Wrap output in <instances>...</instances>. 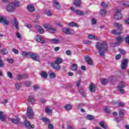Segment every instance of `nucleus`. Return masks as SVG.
Masks as SVG:
<instances>
[{
	"label": "nucleus",
	"mask_w": 129,
	"mask_h": 129,
	"mask_svg": "<svg viewBox=\"0 0 129 129\" xmlns=\"http://www.w3.org/2000/svg\"><path fill=\"white\" fill-rule=\"evenodd\" d=\"M104 110L106 113H110V109H109L107 107H105L104 108Z\"/></svg>",
	"instance_id": "obj_48"
},
{
	"label": "nucleus",
	"mask_w": 129,
	"mask_h": 129,
	"mask_svg": "<svg viewBox=\"0 0 129 129\" xmlns=\"http://www.w3.org/2000/svg\"><path fill=\"white\" fill-rule=\"evenodd\" d=\"M35 40L36 42H38V43H41V44H42L46 43V40L40 36H37L35 38Z\"/></svg>",
	"instance_id": "obj_11"
},
{
	"label": "nucleus",
	"mask_w": 129,
	"mask_h": 129,
	"mask_svg": "<svg viewBox=\"0 0 129 129\" xmlns=\"http://www.w3.org/2000/svg\"><path fill=\"white\" fill-rule=\"evenodd\" d=\"M81 83V79L78 80L76 82V86L78 89L80 87V84Z\"/></svg>",
	"instance_id": "obj_43"
},
{
	"label": "nucleus",
	"mask_w": 129,
	"mask_h": 129,
	"mask_svg": "<svg viewBox=\"0 0 129 129\" xmlns=\"http://www.w3.org/2000/svg\"><path fill=\"white\" fill-rule=\"evenodd\" d=\"M0 120L2 121H6L7 120V116L4 114L3 111H0Z\"/></svg>",
	"instance_id": "obj_18"
},
{
	"label": "nucleus",
	"mask_w": 129,
	"mask_h": 129,
	"mask_svg": "<svg viewBox=\"0 0 129 129\" xmlns=\"http://www.w3.org/2000/svg\"><path fill=\"white\" fill-rule=\"evenodd\" d=\"M53 6L54 8H56L57 10H60L61 9V6L59 5V2H54L53 3Z\"/></svg>",
	"instance_id": "obj_26"
},
{
	"label": "nucleus",
	"mask_w": 129,
	"mask_h": 129,
	"mask_svg": "<svg viewBox=\"0 0 129 129\" xmlns=\"http://www.w3.org/2000/svg\"><path fill=\"white\" fill-rule=\"evenodd\" d=\"M71 11L72 12H75L76 14H77V15H79V16H85V15H87L88 14V11H86L85 12H83L79 10H75L74 9V8L73 7H71Z\"/></svg>",
	"instance_id": "obj_5"
},
{
	"label": "nucleus",
	"mask_w": 129,
	"mask_h": 129,
	"mask_svg": "<svg viewBox=\"0 0 129 129\" xmlns=\"http://www.w3.org/2000/svg\"><path fill=\"white\" fill-rule=\"evenodd\" d=\"M73 5L76 7V8H80L81 6V0H74Z\"/></svg>",
	"instance_id": "obj_20"
},
{
	"label": "nucleus",
	"mask_w": 129,
	"mask_h": 129,
	"mask_svg": "<svg viewBox=\"0 0 129 129\" xmlns=\"http://www.w3.org/2000/svg\"><path fill=\"white\" fill-rule=\"evenodd\" d=\"M78 67H77V64L74 63L72 64V70H73V71H76V70L77 69Z\"/></svg>",
	"instance_id": "obj_39"
},
{
	"label": "nucleus",
	"mask_w": 129,
	"mask_h": 129,
	"mask_svg": "<svg viewBox=\"0 0 129 129\" xmlns=\"http://www.w3.org/2000/svg\"><path fill=\"white\" fill-rule=\"evenodd\" d=\"M7 76L9 77V78L12 79L13 78V74H12V72H8Z\"/></svg>",
	"instance_id": "obj_49"
},
{
	"label": "nucleus",
	"mask_w": 129,
	"mask_h": 129,
	"mask_svg": "<svg viewBox=\"0 0 129 129\" xmlns=\"http://www.w3.org/2000/svg\"><path fill=\"white\" fill-rule=\"evenodd\" d=\"M69 26L70 27H76V28H78V27H79V25H78V24L76 23L75 22H71L69 24Z\"/></svg>",
	"instance_id": "obj_35"
},
{
	"label": "nucleus",
	"mask_w": 129,
	"mask_h": 129,
	"mask_svg": "<svg viewBox=\"0 0 129 129\" xmlns=\"http://www.w3.org/2000/svg\"><path fill=\"white\" fill-rule=\"evenodd\" d=\"M52 41L54 44H59L60 43V41L58 39H52Z\"/></svg>",
	"instance_id": "obj_56"
},
{
	"label": "nucleus",
	"mask_w": 129,
	"mask_h": 129,
	"mask_svg": "<svg viewBox=\"0 0 129 129\" xmlns=\"http://www.w3.org/2000/svg\"><path fill=\"white\" fill-rule=\"evenodd\" d=\"M1 53L3 55H6V54H8V50L4 48L2 49Z\"/></svg>",
	"instance_id": "obj_51"
},
{
	"label": "nucleus",
	"mask_w": 129,
	"mask_h": 129,
	"mask_svg": "<svg viewBox=\"0 0 129 129\" xmlns=\"http://www.w3.org/2000/svg\"><path fill=\"white\" fill-rule=\"evenodd\" d=\"M55 62H56L57 64H58L60 65L61 63L63 62V59L61 58L60 57H57L55 61H54Z\"/></svg>",
	"instance_id": "obj_31"
},
{
	"label": "nucleus",
	"mask_w": 129,
	"mask_h": 129,
	"mask_svg": "<svg viewBox=\"0 0 129 129\" xmlns=\"http://www.w3.org/2000/svg\"><path fill=\"white\" fill-rule=\"evenodd\" d=\"M126 86H127L126 84L124 83V82H120L119 83L118 86V89H117L118 91L120 92V93H121L122 94H124V92H125V91H124V89H123V88H124V87H126Z\"/></svg>",
	"instance_id": "obj_3"
},
{
	"label": "nucleus",
	"mask_w": 129,
	"mask_h": 129,
	"mask_svg": "<svg viewBox=\"0 0 129 129\" xmlns=\"http://www.w3.org/2000/svg\"><path fill=\"white\" fill-rule=\"evenodd\" d=\"M99 124L101 126L103 127V128L106 129L107 128V125L104 124V121H103L100 122Z\"/></svg>",
	"instance_id": "obj_37"
},
{
	"label": "nucleus",
	"mask_w": 129,
	"mask_h": 129,
	"mask_svg": "<svg viewBox=\"0 0 129 129\" xmlns=\"http://www.w3.org/2000/svg\"><path fill=\"white\" fill-rule=\"evenodd\" d=\"M16 8H15V5L14 3H11L8 6L6 7V11L9 13H13L15 11Z\"/></svg>",
	"instance_id": "obj_6"
},
{
	"label": "nucleus",
	"mask_w": 129,
	"mask_h": 129,
	"mask_svg": "<svg viewBox=\"0 0 129 129\" xmlns=\"http://www.w3.org/2000/svg\"><path fill=\"white\" fill-rule=\"evenodd\" d=\"M12 52H13V53H15L16 54L19 53V50L16 48H13Z\"/></svg>",
	"instance_id": "obj_57"
},
{
	"label": "nucleus",
	"mask_w": 129,
	"mask_h": 129,
	"mask_svg": "<svg viewBox=\"0 0 129 129\" xmlns=\"http://www.w3.org/2000/svg\"><path fill=\"white\" fill-rule=\"evenodd\" d=\"M49 78L53 79V78H55L56 77V74L55 73L51 72L49 74Z\"/></svg>",
	"instance_id": "obj_36"
},
{
	"label": "nucleus",
	"mask_w": 129,
	"mask_h": 129,
	"mask_svg": "<svg viewBox=\"0 0 129 129\" xmlns=\"http://www.w3.org/2000/svg\"><path fill=\"white\" fill-rule=\"evenodd\" d=\"M29 75L27 74H21L17 76V79L18 80H22V79H25V78H28Z\"/></svg>",
	"instance_id": "obj_17"
},
{
	"label": "nucleus",
	"mask_w": 129,
	"mask_h": 129,
	"mask_svg": "<svg viewBox=\"0 0 129 129\" xmlns=\"http://www.w3.org/2000/svg\"><path fill=\"white\" fill-rule=\"evenodd\" d=\"M5 66V63L3 59H2V56L0 55V68H2Z\"/></svg>",
	"instance_id": "obj_40"
},
{
	"label": "nucleus",
	"mask_w": 129,
	"mask_h": 129,
	"mask_svg": "<svg viewBox=\"0 0 129 129\" xmlns=\"http://www.w3.org/2000/svg\"><path fill=\"white\" fill-rule=\"evenodd\" d=\"M101 83L102 84H107V83H108V80L106 79H103L101 80Z\"/></svg>",
	"instance_id": "obj_47"
},
{
	"label": "nucleus",
	"mask_w": 129,
	"mask_h": 129,
	"mask_svg": "<svg viewBox=\"0 0 129 129\" xmlns=\"http://www.w3.org/2000/svg\"><path fill=\"white\" fill-rule=\"evenodd\" d=\"M45 112L48 115L52 114V110L49 108L48 106H46L45 108Z\"/></svg>",
	"instance_id": "obj_32"
},
{
	"label": "nucleus",
	"mask_w": 129,
	"mask_h": 129,
	"mask_svg": "<svg viewBox=\"0 0 129 129\" xmlns=\"http://www.w3.org/2000/svg\"><path fill=\"white\" fill-rule=\"evenodd\" d=\"M41 119L43 122H46V123L47 122L48 123L50 122V121L49 120V119L48 118L42 117Z\"/></svg>",
	"instance_id": "obj_44"
},
{
	"label": "nucleus",
	"mask_w": 129,
	"mask_h": 129,
	"mask_svg": "<svg viewBox=\"0 0 129 129\" xmlns=\"http://www.w3.org/2000/svg\"><path fill=\"white\" fill-rule=\"evenodd\" d=\"M86 118L89 120H93V119H94V117L93 115H87L86 116Z\"/></svg>",
	"instance_id": "obj_38"
},
{
	"label": "nucleus",
	"mask_w": 129,
	"mask_h": 129,
	"mask_svg": "<svg viewBox=\"0 0 129 129\" xmlns=\"http://www.w3.org/2000/svg\"><path fill=\"white\" fill-rule=\"evenodd\" d=\"M20 121V119L17 118H12L11 119V121L12 122H13L14 123H18V122H19V121Z\"/></svg>",
	"instance_id": "obj_45"
},
{
	"label": "nucleus",
	"mask_w": 129,
	"mask_h": 129,
	"mask_svg": "<svg viewBox=\"0 0 129 129\" xmlns=\"http://www.w3.org/2000/svg\"><path fill=\"white\" fill-rule=\"evenodd\" d=\"M0 24H5L6 26H9V20L6 17L0 16Z\"/></svg>",
	"instance_id": "obj_10"
},
{
	"label": "nucleus",
	"mask_w": 129,
	"mask_h": 129,
	"mask_svg": "<svg viewBox=\"0 0 129 129\" xmlns=\"http://www.w3.org/2000/svg\"><path fill=\"white\" fill-rule=\"evenodd\" d=\"M101 6L102 7H103V8H107V4H106L103 2L101 3Z\"/></svg>",
	"instance_id": "obj_58"
},
{
	"label": "nucleus",
	"mask_w": 129,
	"mask_h": 129,
	"mask_svg": "<svg viewBox=\"0 0 129 129\" xmlns=\"http://www.w3.org/2000/svg\"><path fill=\"white\" fill-rule=\"evenodd\" d=\"M116 40H117V42H116V45H118L119 46L121 42H122V37L121 36H119L116 38Z\"/></svg>",
	"instance_id": "obj_27"
},
{
	"label": "nucleus",
	"mask_w": 129,
	"mask_h": 129,
	"mask_svg": "<svg viewBox=\"0 0 129 129\" xmlns=\"http://www.w3.org/2000/svg\"><path fill=\"white\" fill-rule=\"evenodd\" d=\"M31 58L32 59V60H34V61H37L38 62L40 61L39 55L34 53H32Z\"/></svg>",
	"instance_id": "obj_15"
},
{
	"label": "nucleus",
	"mask_w": 129,
	"mask_h": 129,
	"mask_svg": "<svg viewBox=\"0 0 129 129\" xmlns=\"http://www.w3.org/2000/svg\"><path fill=\"white\" fill-rule=\"evenodd\" d=\"M100 13L102 16H105L106 15V11L105 9L101 10Z\"/></svg>",
	"instance_id": "obj_46"
},
{
	"label": "nucleus",
	"mask_w": 129,
	"mask_h": 129,
	"mask_svg": "<svg viewBox=\"0 0 129 129\" xmlns=\"http://www.w3.org/2000/svg\"><path fill=\"white\" fill-rule=\"evenodd\" d=\"M118 51V52H120V53H121V54H122L123 55H124V54H125V51L124 50L119 48Z\"/></svg>",
	"instance_id": "obj_54"
},
{
	"label": "nucleus",
	"mask_w": 129,
	"mask_h": 129,
	"mask_svg": "<svg viewBox=\"0 0 129 129\" xmlns=\"http://www.w3.org/2000/svg\"><path fill=\"white\" fill-rule=\"evenodd\" d=\"M33 52H26V51H23L21 55L24 58L27 57V58H31L32 57V54Z\"/></svg>",
	"instance_id": "obj_12"
},
{
	"label": "nucleus",
	"mask_w": 129,
	"mask_h": 129,
	"mask_svg": "<svg viewBox=\"0 0 129 129\" xmlns=\"http://www.w3.org/2000/svg\"><path fill=\"white\" fill-rule=\"evenodd\" d=\"M44 14L47 17H51L52 15V11L48 9H46L44 11Z\"/></svg>",
	"instance_id": "obj_24"
},
{
	"label": "nucleus",
	"mask_w": 129,
	"mask_h": 129,
	"mask_svg": "<svg viewBox=\"0 0 129 129\" xmlns=\"http://www.w3.org/2000/svg\"><path fill=\"white\" fill-rule=\"evenodd\" d=\"M56 32H57V29L53 26H51L48 31V32L50 33V34H53L54 33H56Z\"/></svg>",
	"instance_id": "obj_25"
},
{
	"label": "nucleus",
	"mask_w": 129,
	"mask_h": 129,
	"mask_svg": "<svg viewBox=\"0 0 129 129\" xmlns=\"http://www.w3.org/2000/svg\"><path fill=\"white\" fill-rule=\"evenodd\" d=\"M48 127L49 129H54V126L52 124H48Z\"/></svg>",
	"instance_id": "obj_64"
},
{
	"label": "nucleus",
	"mask_w": 129,
	"mask_h": 129,
	"mask_svg": "<svg viewBox=\"0 0 129 129\" xmlns=\"http://www.w3.org/2000/svg\"><path fill=\"white\" fill-rule=\"evenodd\" d=\"M121 11L117 9L116 11V13L114 16V19L116 20H120L121 18H122V16H121V13H120Z\"/></svg>",
	"instance_id": "obj_8"
},
{
	"label": "nucleus",
	"mask_w": 129,
	"mask_h": 129,
	"mask_svg": "<svg viewBox=\"0 0 129 129\" xmlns=\"http://www.w3.org/2000/svg\"><path fill=\"white\" fill-rule=\"evenodd\" d=\"M125 41L127 44L129 45V35L127 36L125 38Z\"/></svg>",
	"instance_id": "obj_59"
},
{
	"label": "nucleus",
	"mask_w": 129,
	"mask_h": 129,
	"mask_svg": "<svg viewBox=\"0 0 129 129\" xmlns=\"http://www.w3.org/2000/svg\"><path fill=\"white\" fill-rule=\"evenodd\" d=\"M14 26L15 27V29L16 30H19V22H18V20H17V18H14Z\"/></svg>",
	"instance_id": "obj_23"
},
{
	"label": "nucleus",
	"mask_w": 129,
	"mask_h": 129,
	"mask_svg": "<svg viewBox=\"0 0 129 129\" xmlns=\"http://www.w3.org/2000/svg\"><path fill=\"white\" fill-rule=\"evenodd\" d=\"M113 25L119 29V31H117V30H112L111 33L113 35H120V32L122 30V25L119 23H114Z\"/></svg>",
	"instance_id": "obj_2"
},
{
	"label": "nucleus",
	"mask_w": 129,
	"mask_h": 129,
	"mask_svg": "<svg viewBox=\"0 0 129 129\" xmlns=\"http://www.w3.org/2000/svg\"><path fill=\"white\" fill-rule=\"evenodd\" d=\"M26 116L28 118H30V119L34 118V112L33 111V109H32V108L28 107Z\"/></svg>",
	"instance_id": "obj_4"
},
{
	"label": "nucleus",
	"mask_w": 129,
	"mask_h": 129,
	"mask_svg": "<svg viewBox=\"0 0 129 129\" xmlns=\"http://www.w3.org/2000/svg\"><path fill=\"white\" fill-rule=\"evenodd\" d=\"M116 46H119L118 45L116 44V42L110 43L111 47H115Z\"/></svg>",
	"instance_id": "obj_63"
},
{
	"label": "nucleus",
	"mask_w": 129,
	"mask_h": 129,
	"mask_svg": "<svg viewBox=\"0 0 129 129\" xmlns=\"http://www.w3.org/2000/svg\"><path fill=\"white\" fill-rule=\"evenodd\" d=\"M51 66L53 68V69H55V70H60V69H61V66H60V64L55 62V61L51 63Z\"/></svg>",
	"instance_id": "obj_13"
},
{
	"label": "nucleus",
	"mask_w": 129,
	"mask_h": 129,
	"mask_svg": "<svg viewBox=\"0 0 129 129\" xmlns=\"http://www.w3.org/2000/svg\"><path fill=\"white\" fill-rule=\"evenodd\" d=\"M62 32L66 35H72V32L71 31V29L69 28H64L62 29Z\"/></svg>",
	"instance_id": "obj_14"
},
{
	"label": "nucleus",
	"mask_w": 129,
	"mask_h": 129,
	"mask_svg": "<svg viewBox=\"0 0 129 129\" xmlns=\"http://www.w3.org/2000/svg\"><path fill=\"white\" fill-rule=\"evenodd\" d=\"M51 26H52L49 23H47L44 25V28L46 29V31H47V32L49 31V29L51 28Z\"/></svg>",
	"instance_id": "obj_33"
},
{
	"label": "nucleus",
	"mask_w": 129,
	"mask_h": 129,
	"mask_svg": "<svg viewBox=\"0 0 129 129\" xmlns=\"http://www.w3.org/2000/svg\"><path fill=\"white\" fill-rule=\"evenodd\" d=\"M89 90L91 92H95V90H96V87L94 84L91 83L89 86Z\"/></svg>",
	"instance_id": "obj_16"
},
{
	"label": "nucleus",
	"mask_w": 129,
	"mask_h": 129,
	"mask_svg": "<svg viewBox=\"0 0 129 129\" xmlns=\"http://www.w3.org/2000/svg\"><path fill=\"white\" fill-rule=\"evenodd\" d=\"M64 108L65 110H66L67 111H68L70 110L71 108H72V106L71 104H67L64 105Z\"/></svg>",
	"instance_id": "obj_29"
},
{
	"label": "nucleus",
	"mask_w": 129,
	"mask_h": 129,
	"mask_svg": "<svg viewBox=\"0 0 129 129\" xmlns=\"http://www.w3.org/2000/svg\"><path fill=\"white\" fill-rule=\"evenodd\" d=\"M96 48L98 50V53L99 56L104 57L105 53L108 51V45L106 41L103 42H97L96 44Z\"/></svg>",
	"instance_id": "obj_1"
},
{
	"label": "nucleus",
	"mask_w": 129,
	"mask_h": 129,
	"mask_svg": "<svg viewBox=\"0 0 129 129\" xmlns=\"http://www.w3.org/2000/svg\"><path fill=\"white\" fill-rule=\"evenodd\" d=\"M28 12H30V13H33L35 12V7H34V6L29 5L27 6V8Z\"/></svg>",
	"instance_id": "obj_21"
},
{
	"label": "nucleus",
	"mask_w": 129,
	"mask_h": 129,
	"mask_svg": "<svg viewBox=\"0 0 129 129\" xmlns=\"http://www.w3.org/2000/svg\"><path fill=\"white\" fill-rule=\"evenodd\" d=\"M119 115L121 118L124 117V110L122 109H120L119 110Z\"/></svg>",
	"instance_id": "obj_30"
},
{
	"label": "nucleus",
	"mask_w": 129,
	"mask_h": 129,
	"mask_svg": "<svg viewBox=\"0 0 129 129\" xmlns=\"http://www.w3.org/2000/svg\"><path fill=\"white\" fill-rule=\"evenodd\" d=\"M25 125L27 128H31V123L28 120L25 121Z\"/></svg>",
	"instance_id": "obj_34"
},
{
	"label": "nucleus",
	"mask_w": 129,
	"mask_h": 129,
	"mask_svg": "<svg viewBox=\"0 0 129 129\" xmlns=\"http://www.w3.org/2000/svg\"><path fill=\"white\" fill-rule=\"evenodd\" d=\"M28 101H29V102H31V104H34V103H35V101H36V100H35V98H34V97H33V96H30L28 97Z\"/></svg>",
	"instance_id": "obj_28"
},
{
	"label": "nucleus",
	"mask_w": 129,
	"mask_h": 129,
	"mask_svg": "<svg viewBox=\"0 0 129 129\" xmlns=\"http://www.w3.org/2000/svg\"><path fill=\"white\" fill-rule=\"evenodd\" d=\"M125 104L124 103L120 102L118 103V106H119L120 107H124Z\"/></svg>",
	"instance_id": "obj_52"
},
{
	"label": "nucleus",
	"mask_w": 129,
	"mask_h": 129,
	"mask_svg": "<svg viewBox=\"0 0 129 129\" xmlns=\"http://www.w3.org/2000/svg\"><path fill=\"white\" fill-rule=\"evenodd\" d=\"M25 85H26V86H28L29 87V86H30V85H31V82H30V81L26 82L25 83Z\"/></svg>",
	"instance_id": "obj_60"
},
{
	"label": "nucleus",
	"mask_w": 129,
	"mask_h": 129,
	"mask_svg": "<svg viewBox=\"0 0 129 129\" xmlns=\"http://www.w3.org/2000/svg\"><path fill=\"white\" fill-rule=\"evenodd\" d=\"M128 63V59L126 58H123V60L121 62V69L122 70H125L126 69V67L127 66V64Z\"/></svg>",
	"instance_id": "obj_7"
},
{
	"label": "nucleus",
	"mask_w": 129,
	"mask_h": 129,
	"mask_svg": "<svg viewBox=\"0 0 129 129\" xmlns=\"http://www.w3.org/2000/svg\"><path fill=\"white\" fill-rule=\"evenodd\" d=\"M39 75L42 77V78H44V79H47L48 78V74L47 72L42 71L39 73Z\"/></svg>",
	"instance_id": "obj_19"
},
{
	"label": "nucleus",
	"mask_w": 129,
	"mask_h": 129,
	"mask_svg": "<svg viewBox=\"0 0 129 129\" xmlns=\"http://www.w3.org/2000/svg\"><path fill=\"white\" fill-rule=\"evenodd\" d=\"M84 106H85V105L83 103H80L79 105H76V107L78 109L81 108V107H83Z\"/></svg>",
	"instance_id": "obj_50"
},
{
	"label": "nucleus",
	"mask_w": 129,
	"mask_h": 129,
	"mask_svg": "<svg viewBox=\"0 0 129 129\" xmlns=\"http://www.w3.org/2000/svg\"><path fill=\"white\" fill-rule=\"evenodd\" d=\"M21 85H22V83H18L15 84L16 89V90H19L20 88H21Z\"/></svg>",
	"instance_id": "obj_42"
},
{
	"label": "nucleus",
	"mask_w": 129,
	"mask_h": 129,
	"mask_svg": "<svg viewBox=\"0 0 129 129\" xmlns=\"http://www.w3.org/2000/svg\"><path fill=\"white\" fill-rule=\"evenodd\" d=\"M7 62H8V63H10V64H13V63L14 62V59H13V58H8L7 60Z\"/></svg>",
	"instance_id": "obj_55"
},
{
	"label": "nucleus",
	"mask_w": 129,
	"mask_h": 129,
	"mask_svg": "<svg viewBox=\"0 0 129 129\" xmlns=\"http://www.w3.org/2000/svg\"><path fill=\"white\" fill-rule=\"evenodd\" d=\"M121 57V55H120V54H119L116 56L115 59L116 60H119V59H120Z\"/></svg>",
	"instance_id": "obj_61"
},
{
	"label": "nucleus",
	"mask_w": 129,
	"mask_h": 129,
	"mask_svg": "<svg viewBox=\"0 0 129 129\" xmlns=\"http://www.w3.org/2000/svg\"><path fill=\"white\" fill-rule=\"evenodd\" d=\"M92 42L89 40H85L84 41L85 44H87L88 45H90V44H92Z\"/></svg>",
	"instance_id": "obj_62"
},
{
	"label": "nucleus",
	"mask_w": 129,
	"mask_h": 129,
	"mask_svg": "<svg viewBox=\"0 0 129 129\" xmlns=\"http://www.w3.org/2000/svg\"><path fill=\"white\" fill-rule=\"evenodd\" d=\"M97 21L96 19L93 18L91 21V25H96Z\"/></svg>",
	"instance_id": "obj_53"
},
{
	"label": "nucleus",
	"mask_w": 129,
	"mask_h": 129,
	"mask_svg": "<svg viewBox=\"0 0 129 129\" xmlns=\"http://www.w3.org/2000/svg\"><path fill=\"white\" fill-rule=\"evenodd\" d=\"M85 60L88 65H90V66H93V60H92L90 56L88 55L85 56Z\"/></svg>",
	"instance_id": "obj_9"
},
{
	"label": "nucleus",
	"mask_w": 129,
	"mask_h": 129,
	"mask_svg": "<svg viewBox=\"0 0 129 129\" xmlns=\"http://www.w3.org/2000/svg\"><path fill=\"white\" fill-rule=\"evenodd\" d=\"M38 32L40 34H44V29H43L41 26H39Z\"/></svg>",
	"instance_id": "obj_41"
},
{
	"label": "nucleus",
	"mask_w": 129,
	"mask_h": 129,
	"mask_svg": "<svg viewBox=\"0 0 129 129\" xmlns=\"http://www.w3.org/2000/svg\"><path fill=\"white\" fill-rule=\"evenodd\" d=\"M78 89L79 90V93L81 94V95H82L83 97H86V94L85 93V92L83 90V88H79Z\"/></svg>",
	"instance_id": "obj_22"
}]
</instances>
